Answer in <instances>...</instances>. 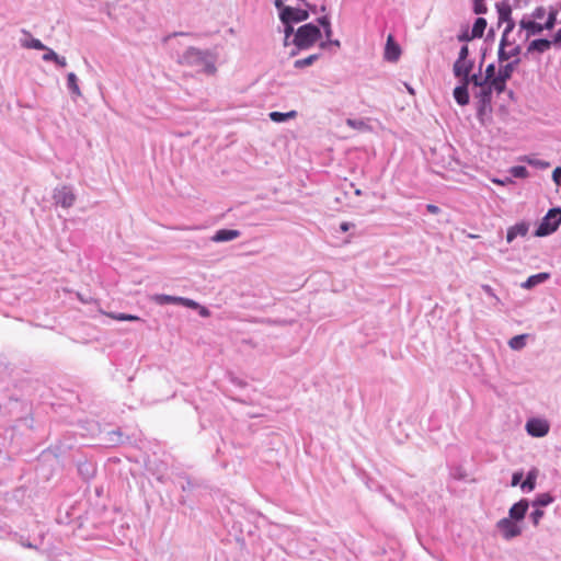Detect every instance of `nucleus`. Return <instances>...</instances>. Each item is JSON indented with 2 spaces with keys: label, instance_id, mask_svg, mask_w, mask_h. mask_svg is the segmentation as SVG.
<instances>
[{
  "label": "nucleus",
  "instance_id": "423d86ee",
  "mask_svg": "<svg viewBox=\"0 0 561 561\" xmlns=\"http://www.w3.org/2000/svg\"><path fill=\"white\" fill-rule=\"evenodd\" d=\"M308 18L309 13L306 10L299 8L287 7L284 8L279 13V19L283 24L302 22Z\"/></svg>",
  "mask_w": 561,
  "mask_h": 561
},
{
  "label": "nucleus",
  "instance_id": "39448f33",
  "mask_svg": "<svg viewBox=\"0 0 561 561\" xmlns=\"http://www.w3.org/2000/svg\"><path fill=\"white\" fill-rule=\"evenodd\" d=\"M496 529L501 533L505 540H511L515 537H518L523 531L518 523L511 519L510 517L501 518L496 523Z\"/></svg>",
  "mask_w": 561,
  "mask_h": 561
},
{
  "label": "nucleus",
  "instance_id": "ddd939ff",
  "mask_svg": "<svg viewBox=\"0 0 561 561\" xmlns=\"http://www.w3.org/2000/svg\"><path fill=\"white\" fill-rule=\"evenodd\" d=\"M529 225L525 221L518 222L507 229L506 241L513 242L517 237H525L528 233Z\"/></svg>",
  "mask_w": 561,
  "mask_h": 561
},
{
  "label": "nucleus",
  "instance_id": "58836bf2",
  "mask_svg": "<svg viewBox=\"0 0 561 561\" xmlns=\"http://www.w3.org/2000/svg\"><path fill=\"white\" fill-rule=\"evenodd\" d=\"M329 46H335L336 48H340L341 44L339 39H331V37L320 43L321 49H327Z\"/></svg>",
  "mask_w": 561,
  "mask_h": 561
},
{
  "label": "nucleus",
  "instance_id": "2eb2a0df",
  "mask_svg": "<svg viewBox=\"0 0 561 561\" xmlns=\"http://www.w3.org/2000/svg\"><path fill=\"white\" fill-rule=\"evenodd\" d=\"M401 49L398 44L394 43L393 37L391 35L387 38L386 49H385V58L388 61H397L400 57Z\"/></svg>",
  "mask_w": 561,
  "mask_h": 561
},
{
  "label": "nucleus",
  "instance_id": "4c0bfd02",
  "mask_svg": "<svg viewBox=\"0 0 561 561\" xmlns=\"http://www.w3.org/2000/svg\"><path fill=\"white\" fill-rule=\"evenodd\" d=\"M179 305H182V306L191 308V309L199 308V305L195 300L190 299V298H185V297H180V304Z\"/></svg>",
  "mask_w": 561,
  "mask_h": 561
},
{
  "label": "nucleus",
  "instance_id": "f704fd0d",
  "mask_svg": "<svg viewBox=\"0 0 561 561\" xmlns=\"http://www.w3.org/2000/svg\"><path fill=\"white\" fill-rule=\"evenodd\" d=\"M473 11L476 14H484L488 11L484 0H473Z\"/></svg>",
  "mask_w": 561,
  "mask_h": 561
},
{
  "label": "nucleus",
  "instance_id": "ea45409f",
  "mask_svg": "<svg viewBox=\"0 0 561 561\" xmlns=\"http://www.w3.org/2000/svg\"><path fill=\"white\" fill-rule=\"evenodd\" d=\"M496 71H495V65L494 64H490L488 65L486 69H485V76H484V79L486 81L493 79L496 77Z\"/></svg>",
  "mask_w": 561,
  "mask_h": 561
},
{
  "label": "nucleus",
  "instance_id": "aec40b11",
  "mask_svg": "<svg viewBox=\"0 0 561 561\" xmlns=\"http://www.w3.org/2000/svg\"><path fill=\"white\" fill-rule=\"evenodd\" d=\"M67 88L70 91L73 99L81 96V90L79 88L78 78L76 73L69 72L67 75Z\"/></svg>",
  "mask_w": 561,
  "mask_h": 561
},
{
  "label": "nucleus",
  "instance_id": "b1692460",
  "mask_svg": "<svg viewBox=\"0 0 561 561\" xmlns=\"http://www.w3.org/2000/svg\"><path fill=\"white\" fill-rule=\"evenodd\" d=\"M520 53V47L518 45L513 46L511 49L502 48L499 49L497 57L499 61H507L508 59L516 57Z\"/></svg>",
  "mask_w": 561,
  "mask_h": 561
},
{
  "label": "nucleus",
  "instance_id": "5701e85b",
  "mask_svg": "<svg viewBox=\"0 0 561 561\" xmlns=\"http://www.w3.org/2000/svg\"><path fill=\"white\" fill-rule=\"evenodd\" d=\"M554 501V497L550 493H540L531 502L533 507L541 508L550 505Z\"/></svg>",
  "mask_w": 561,
  "mask_h": 561
},
{
  "label": "nucleus",
  "instance_id": "20e7f679",
  "mask_svg": "<svg viewBox=\"0 0 561 561\" xmlns=\"http://www.w3.org/2000/svg\"><path fill=\"white\" fill-rule=\"evenodd\" d=\"M474 98L477 99V115L480 119L492 111V90L485 84L482 88L478 89L474 92Z\"/></svg>",
  "mask_w": 561,
  "mask_h": 561
},
{
  "label": "nucleus",
  "instance_id": "5fc2aeb1",
  "mask_svg": "<svg viewBox=\"0 0 561 561\" xmlns=\"http://www.w3.org/2000/svg\"><path fill=\"white\" fill-rule=\"evenodd\" d=\"M59 67H66L67 66V60L65 57H61V56H57V59H55V61Z\"/></svg>",
  "mask_w": 561,
  "mask_h": 561
},
{
  "label": "nucleus",
  "instance_id": "3c124183",
  "mask_svg": "<svg viewBox=\"0 0 561 561\" xmlns=\"http://www.w3.org/2000/svg\"><path fill=\"white\" fill-rule=\"evenodd\" d=\"M108 317H111L112 319L114 320H117V321H125V318H126V313H108L107 314Z\"/></svg>",
  "mask_w": 561,
  "mask_h": 561
},
{
  "label": "nucleus",
  "instance_id": "2f4dec72",
  "mask_svg": "<svg viewBox=\"0 0 561 561\" xmlns=\"http://www.w3.org/2000/svg\"><path fill=\"white\" fill-rule=\"evenodd\" d=\"M320 56H321L320 54H312L306 58L297 59L294 62V67L296 69H302V68L309 67V66L313 65L320 58Z\"/></svg>",
  "mask_w": 561,
  "mask_h": 561
},
{
  "label": "nucleus",
  "instance_id": "9d476101",
  "mask_svg": "<svg viewBox=\"0 0 561 561\" xmlns=\"http://www.w3.org/2000/svg\"><path fill=\"white\" fill-rule=\"evenodd\" d=\"M474 66V61L470 59H466L462 61H455L453 66V72L456 78L461 81L466 79L469 73H471Z\"/></svg>",
  "mask_w": 561,
  "mask_h": 561
},
{
  "label": "nucleus",
  "instance_id": "338daca9",
  "mask_svg": "<svg viewBox=\"0 0 561 561\" xmlns=\"http://www.w3.org/2000/svg\"><path fill=\"white\" fill-rule=\"evenodd\" d=\"M493 182L496 184H503V181H501V180H493Z\"/></svg>",
  "mask_w": 561,
  "mask_h": 561
},
{
  "label": "nucleus",
  "instance_id": "603ef678",
  "mask_svg": "<svg viewBox=\"0 0 561 561\" xmlns=\"http://www.w3.org/2000/svg\"><path fill=\"white\" fill-rule=\"evenodd\" d=\"M507 36H508V34H505V33L502 34L499 49L506 48V46L508 45Z\"/></svg>",
  "mask_w": 561,
  "mask_h": 561
},
{
  "label": "nucleus",
  "instance_id": "393cba45",
  "mask_svg": "<svg viewBox=\"0 0 561 561\" xmlns=\"http://www.w3.org/2000/svg\"><path fill=\"white\" fill-rule=\"evenodd\" d=\"M467 80V85L469 87L470 84H472L474 88H482L483 85H485L488 83V81L482 78L481 76V72L479 71V73H469L467 76L466 79H462L461 81L466 82Z\"/></svg>",
  "mask_w": 561,
  "mask_h": 561
},
{
  "label": "nucleus",
  "instance_id": "412c9836",
  "mask_svg": "<svg viewBox=\"0 0 561 561\" xmlns=\"http://www.w3.org/2000/svg\"><path fill=\"white\" fill-rule=\"evenodd\" d=\"M536 479H537V472L536 470H530L526 479L520 483V489L524 492H531L536 488Z\"/></svg>",
  "mask_w": 561,
  "mask_h": 561
},
{
  "label": "nucleus",
  "instance_id": "bf43d9fd",
  "mask_svg": "<svg viewBox=\"0 0 561 561\" xmlns=\"http://www.w3.org/2000/svg\"><path fill=\"white\" fill-rule=\"evenodd\" d=\"M125 321H140V318L138 316L127 314L126 313Z\"/></svg>",
  "mask_w": 561,
  "mask_h": 561
},
{
  "label": "nucleus",
  "instance_id": "0eeeda50",
  "mask_svg": "<svg viewBox=\"0 0 561 561\" xmlns=\"http://www.w3.org/2000/svg\"><path fill=\"white\" fill-rule=\"evenodd\" d=\"M526 432L533 437H543L548 434L550 425L548 421L539 417H533L525 425Z\"/></svg>",
  "mask_w": 561,
  "mask_h": 561
},
{
  "label": "nucleus",
  "instance_id": "6e6552de",
  "mask_svg": "<svg viewBox=\"0 0 561 561\" xmlns=\"http://www.w3.org/2000/svg\"><path fill=\"white\" fill-rule=\"evenodd\" d=\"M53 197L55 203L64 208L71 207L76 201L72 188L69 186H61L56 188Z\"/></svg>",
  "mask_w": 561,
  "mask_h": 561
},
{
  "label": "nucleus",
  "instance_id": "6ab92c4d",
  "mask_svg": "<svg viewBox=\"0 0 561 561\" xmlns=\"http://www.w3.org/2000/svg\"><path fill=\"white\" fill-rule=\"evenodd\" d=\"M518 62L519 59L517 58L511 62H507L506 65L501 66L496 75L507 82V80L511 79Z\"/></svg>",
  "mask_w": 561,
  "mask_h": 561
},
{
  "label": "nucleus",
  "instance_id": "cd10ccee",
  "mask_svg": "<svg viewBox=\"0 0 561 561\" xmlns=\"http://www.w3.org/2000/svg\"><path fill=\"white\" fill-rule=\"evenodd\" d=\"M527 337V334L515 335L510 339L508 346L514 351L523 350L526 346Z\"/></svg>",
  "mask_w": 561,
  "mask_h": 561
},
{
  "label": "nucleus",
  "instance_id": "e2e57ef3",
  "mask_svg": "<svg viewBox=\"0 0 561 561\" xmlns=\"http://www.w3.org/2000/svg\"><path fill=\"white\" fill-rule=\"evenodd\" d=\"M458 38H459V41H468L469 36H468V34H462Z\"/></svg>",
  "mask_w": 561,
  "mask_h": 561
},
{
  "label": "nucleus",
  "instance_id": "4d7b16f0",
  "mask_svg": "<svg viewBox=\"0 0 561 561\" xmlns=\"http://www.w3.org/2000/svg\"><path fill=\"white\" fill-rule=\"evenodd\" d=\"M324 34H325V37L327 39L330 38L332 36V27H331V23L325 25L324 28Z\"/></svg>",
  "mask_w": 561,
  "mask_h": 561
},
{
  "label": "nucleus",
  "instance_id": "a19ab883",
  "mask_svg": "<svg viewBox=\"0 0 561 561\" xmlns=\"http://www.w3.org/2000/svg\"><path fill=\"white\" fill-rule=\"evenodd\" d=\"M481 288L488 296L493 298L496 304L500 302V298L495 295L494 290L490 285H482Z\"/></svg>",
  "mask_w": 561,
  "mask_h": 561
},
{
  "label": "nucleus",
  "instance_id": "864d4df0",
  "mask_svg": "<svg viewBox=\"0 0 561 561\" xmlns=\"http://www.w3.org/2000/svg\"><path fill=\"white\" fill-rule=\"evenodd\" d=\"M426 209L428 213L434 214V215L439 213V207H437L436 205H433V204L426 205Z\"/></svg>",
  "mask_w": 561,
  "mask_h": 561
},
{
  "label": "nucleus",
  "instance_id": "8fccbe9b",
  "mask_svg": "<svg viewBox=\"0 0 561 561\" xmlns=\"http://www.w3.org/2000/svg\"><path fill=\"white\" fill-rule=\"evenodd\" d=\"M10 534V527L3 523V524H0V538L7 536Z\"/></svg>",
  "mask_w": 561,
  "mask_h": 561
},
{
  "label": "nucleus",
  "instance_id": "0e129e2a",
  "mask_svg": "<svg viewBox=\"0 0 561 561\" xmlns=\"http://www.w3.org/2000/svg\"><path fill=\"white\" fill-rule=\"evenodd\" d=\"M290 38H287L285 35H284V46H288L290 44L289 42Z\"/></svg>",
  "mask_w": 561,
  "mask_h": 561
},
{
  "label": "nucleus",
  "instance_id": "72a5a7b5",
  "mask_svg": "<svg viewBox=\"0 0 561 561\" xmlns=\"http://www.w3.org/2000/svg\"><path fill=\"white\" fill-rule=\"evenodd\" d=\"M545 512L541 508L534 507V511L530 513L529 518L533 522L534 526H538L541 518L543 517Z\"/></svg>",
  "mask_w": 561,
  "mask_h": 561
},
{
  "label": "nucleus",
  "instance_id": "de8ad7c7",
  "mask_svg": "<svg viewBox=\"0 0 561 561\" xmlns=\"http://www.w3.org/2000/svg\"><path fill=\"white\" fill-rule=\"evenodd\" d=\"M552 178H553V181L558 184V185H561V168L558 167L554 169L553 173H552Z\"/></svg>",
  "mask_w": 561,
  "mask_h": 561
},
{
  "label": "nucleus",
  "instance_id": "052dcab7",
  "mask_svg": "<svg viewBox=\"0 0 561 561\" xmlns=\"http://www.w3.org/2000/svg\"><path fill=\"white\" fill-rule=\"evenodd\" d=\"M350 226H351V224H348V222H342L340 228L342 231L345 232L350 229Z\"/></svg>",
  "mask_w": 561,
  "mask_h": 561
},
{
  "label": "nucleus",
  "instance_id": "f03ea898",
  "mask_svg": "<svg viewBox=\"0 0 561 561\" xmlns=\"http://www.w3.org/2000/svg\"><path fill=\"white\" fill-rule=\"evenodd\" d=\"M181 62L186 66L196 67L198 71L213 75L216 71L214 59L208 51L195 47L187 48L181 56Z\"/></svg>",
  "mask_w": 561,
  "mask_h": 561
},
{
  "label": "nucleus",
  "instance_id": "69168bd1",
  "mask_svg": "<svg viewBox=\"0 0 561 561\" xmlns=\"http://www.w3.org/2000/svg\"><path fill=\"white\" fill-rule=\"evenodd\" d=\"M405 87L411 94H414V90L410 85L405 84Z\"/></svg>",
  "mask_w": 561,
  "mask_h": 561
},
{
  "label": "nucleus",
  "instance_id": "f8f14e48",
  "mask_svg": "<svg viewBox=\"0 0 561 561\" xmlns=\"http://www.w3.org/2000/svg\"><path fill=\"white\" fill-rule=\"evenodd\" d=\"M241 236V232L237 229H220L215 232V234L210 238L213 242H228L234 240Z\"/></svg>",
  "mask_w": 561,
  "mask_h": 561
},
{
  "label": "nucleus",
  "instance_id": "09e8293b",
  "mask_svg": "<svg viewBox=\"0 0 561 561\" xmlns=\"http://www.w3.org/2000/svg\"><path fill=\"white\" fill-rule=\"evenodd\" d=\"M505 22H506V26H505L503 33L510 34L514 30L515 23L512 20V18L510 20L505 21Z\"/></svg>",
  "mask_w": 561,
  "mask_h": 561
},
{
  "label": "nucleus",
  "instance_id": "f257e3e1",
  "mask_svg": "<svg viewBox=\"0 0 561 561\" xmlns=\"http://www.w3.org/2000/svg\"><path fill=\"white\" fill-rule=\"evenodd\" d=\"M321 38L320 28L312 24L307 23L298 27L295 33V36L291 41L294 44V48L290 50L289 55L291 57L298 55L300 50H306L312 47L319 39Z\"/></svg>",
  "mask_w": 561,
  "mask_h": 561
},
{
  "label": "nucleus",
  "instance_id": "a211bd4d",
  "mask_svg": "<svg viewBox=\"0 0 561 561\" xmlns=\"http://www.w3.org/2000/svg\"><path fill=\"white\" fill-rule=\"evenodd\" d=\"M550 275L548 273H538L529 276L523 284L522 287L525 289H530L543 282H546Z\"/></svg>",
  "mask_w": 561,
  "mask_h": 561
},
{
  "label": "nucleus",
  "instance_id": "c85d7f7f",
  "mask_svg": "<svg viewBox=\"0 0 561 561\" xmlns=\"http://www.w3.org/2000/svg\"><path fill=\"white\" fill-rule=\"evenodd\" d=\"M497 15L500 22H505L511 19L512 9L511 5L506 2H501L496 4Z\"/></svg>",
  "mask_w": 561,
  "mask_h": 561
},
{
  "label": "nucleus",
  "instance_id": "1a4fd4ad",
  "mask_svg": "<svg viewBox=\"0 0 561 561\" xmlns=\"http://www.w3.org/2000/svg\"><path fill=\"white\" fill-rule=\"evenodd\" d=\"M528 508V500L522 499L520 501L512 505V507L508 511V517L518 523L524 519Z\"/></svg>",
  "mask_w": 561,
  "mask_h": 561
},
{
  "label": "nucleus",
  "instance_id": "473e14b6",
  "mask_svg": "<svg viewBox=\"0 0 561 561\" xmlns=\"http://www.w3.org/2000/svg\"><path fill=\"white\" fill-rule=\"evenodd\" d=\"M546 15H547V19H546V22L543 23V27L546 30H552L557 22L558 11L551 8L550 11Z\"/></svg>",
  "mask_w": 561,
  "mask_h": 561
},
{
  "label": "nucleus",
  "instance_id": "c9c22d12",
  "mask_svg": "<svg viewBox=\"0 0 561 561\" xmlns=\"http://www.w3.org/2000/svg\"><path fill=\"white\" fill-rule=\"evenodd\" d=\"M546 14L547 10L543 7H538L531 12L529 19L534 21L542 20L546 16Z\"/></svg>",
  "mask_w": 561,
  "mask_h": 561
},
{
  "label": "nucleus",
  "instance_id": "bb28decb",
  "mask_svg": "<svg viewBox=\"0 0 561 561\" xmlns=\"http://www.w3.org/2000/svg\"><path fill=\"white\" fill-rule=\"evenodd\" d=\"M346 125L358 131H370L371 127L364 119L347 118Z\"/></svg>",
  "mask_w": 561,
  "mask_h": 561
},
{
  "label": "nucleus",
  "instance_id": "9b49d317",
  "mask_svg": "<svg viewBox=\"0 0 561 561\" xmlns=\"http://www.w3.org/2000/svg\"><path fill=\"white\" fill-rule=\"evenodd\" d=\"M519 26L522 30H525L526 31V37H530V36H535V35H538L540 34L543 30H546L543 27V24L537 22V21H534L527 16H524L520 22H519Z\"/></svg>",
  "mask_w": 561,
  "mask_h": 561
},
{
  "label": "nucleus",
  "instance_id": "680f3d73",
  "mask_svg": "<svg viewBox=\"0 0 561 561\" xmlns=\"http://www.w3.org/2000/svg\"><path fill=\"white\" fill-rule=\"evenodd\" d=\"M199 314L203 317H207L209 314V311L205 307H202L199 310Z\"/></svg>",
  "mask_w": 561,
  "mask_h": 561
},
{
  "label": "nucleus",
  "instance_id": "c03bdc74",
  "mask_svg": "<svg viewBox=\"0 0 561 561\" xmlns=\"http://www.w3.org/2000/svg\"><path fill=\"white\" fill-rule=\"evenodd\" d=\"M523 472L522 471H516L513 473L512 476V482H511V485L512 486H516L518 484L522 483V479H523Z\"/></svg>",
  "mask_w": 561,
  "mask_h": 561
},
{
  "label": "nucleus",
  "instance_id": "13d9d810",
  "mask_svg": "<svg viewBox=\"0 0 561 561\" xmlns=\"http://www.w3.org/2000/svg\"><path fill=\"white\" fill-rule=\"evenodd\" d=\"M274 5L276 7V9H278V10H279V13L282 12V10H283L284 8H287L286 5H284L283 0H275V1H274Z\"/></svg>",
  "mask_w": 561,
  "mask_h": 561
},
{
  "label": "nucleus",
  "instance_id": "dca6fc26",
  "mask_svg": "<svg viewBox=\"0 0 561 561\" xmlns=\"http://www.w3.org/2000/svg\"><path fill=\"white\" fill-rule=\"evenodd\" d=\"M22 32L25 35V37L20 41L22 47L37 50L46 48V45H44L38 38L32 37L27 31L23 30Z\"/></svg>",
  "mask_w": 561,
  "mask_h": 561
},
{
  "label": "nucleus",
  "instance_id": "49530a36",
  "mask_svg": "<svg viewBox=\"0 0 561 561\" xmlns=\"http://www.w3.org/2000/svg\"><path fill=\"white\" fill-rule=\"evenodd\" d=\"M293 23H289V24H284L285 25V28H284V35L287 37V38H290L291 35L295 36V33L294 32V27L291 25Z\"/></svg>",
  "mask_w": 561,
  "mask_h": 561
},
{
  "label": "nucleus",
  "instance_id": "a878e982",
  "mask_svg": "<svg viewBox=\"0 0 561 561\" xmlns=\"http://www.w3.org/2000/svg\"><path fill=\"white\" fill-rule=\"evenodd\" d=\"M486 27V20L483 18H478L472 26L471 30V37L472 38H480L483 36L484 30Z\"/></svg>",
  "mask_w": 561,
  "mask_h": 561
},
{
  "label": "nucleus",
  "instance_id": "6e6d98bb",
  "mask_svg": "<svg viewBox=\"0 0 561 561\" xmlns=\"http://www.w3.org/2000/svg\"><path fill=\"white\" fill-rule=\"evenodd\" d=\"M319 24L324 28L325 25L330 24V20L328 16H321L318 19Z\"/></svg>",
  "mask_w": 561,
  "mask_h": 561
},
{
  "label": "nucleus",
  "instance_id": "4468645a",
  "mask_svg": "<svg viewBox=\"0 0 561 561\" xmlns=\"http://www.w3.org/2000/svg\"><path fill=\"white\" fill-rule=\"evenodd\" d=\"M453 95L457 104L461 106L467 105L469 103V87L467 85V81H460V84L454 89Z\"/></svg>",
  "mask_w": 561,
  "mask_h": 561
},
{
  "label": "nucleus",
  "instance_id": "37998d69",
  "mask_svg": "<svg viewBox=\"0 0 561 561\" xmlns=\"http://www.w3.org/2000/svg\"><path fill=\"white\" fill-rule=\"evenodd\" d=\"M527 173V170L525 167H514L512 169V174L516 178H524Z\"/></svg>",
  "mask_w": 561,
  "mask_h": 561
},
{
  "label": "nucleus",
  "instance_id": "a18cd8bd",
  "mask_svg": "<svg viewBox=\"0 0 561 561\" xmlns=\"http://www.w3.org/2000/svg\"><path fill=\"white\" fill-rule=\"evenodd\" d=\"M551 41H552L554 47L561 48V27L556 32V34Z\"/></svg>",
  "mask_w": 561,
  "mask_h": 561
},
{
  "label": "nucleus",
  "instance_id": "c756f323",
  "mask_svg": "<svg viewBox=\"0 0 561 561\" xmlns=\"http://www.w3.org/2000/svg\"><path fill=\"white\" fill-rule=\"evenodd\" d=\"M486 84L491 88L492 92L495 91L497 94L503 93L506 89V81L497 75L495 78L489 80Z\"/></svg>",
  "mask_w": 561,
  "mask_h": 561
},
{
  "label": "nucleus",
  "instance_id": "4be33fe9",
  "mask_svg": "<svg viewBox=\"0 0 561 561\" xmlns=\"http://www.w3.org/2000/svg\"><path fill=\"white\" fill-rule=\"evenodd\" d=\"M151 299H152V301H154L156 304L161 305V306L169 305V304H173V305L180 304V297L164 295V294H157V295L152 296Z\"/></svg>",
  "mask_w": 561,
  "mask_h": 561
},
{
  "label": "nucleus",
  "instance_id": "79ce46f5",
  "mask_svg": "<svg viewBox=\"0 0 561 561\" xmlns=\"http://www.w3.org/2000/svg\"><path fill=\"white\" fill-rule=\"evenodd\" d=\"M468 56H469V48L467 45H463L458 53V58L456 59V61L466 60V59H468Z\"/></svg>",
  "mask_w": 561,
  "mask_h": 561
},
{
  "label": "nucleus",
  "instance_id": "7ed1b4c3",
  "mask_svg": "<svg viewBox=\"0 0 561 561\" xmlns=\"http://www.w3.org/2000/svg\"><path fill=\"white\" fill-rule=\"evenodd\" d=\"M561 224V209L552 208L542 218L537 230L535 231L536 237H546L554 232Z\"/></svg>",
  "mask_w": 561,
  "mask_h": 561
},
{
  "label": "nucleus",
  "instance_id": "774afa93",
  "mask_svg": "<svg viewBox=\"0 0 561 561\" xmlns=\"http://www.w3.org/2000/svg\"><path fill=\"white\" fill-rule=\"evenodd\" d=\"M355 194H356V195H360V194H362V191L357 188V190H355Z\"/></svg>",
  "mask_w": 561,
  "mask_h": 561
},
{
  "label": "nucleus",
  "instance_id": "7c9ffc66",
  "mask_svg": "<svg viewBox=\"0 0 561 561\" xmlns=\"http://www.w3.org/2000/svg\"><path fill=\"white\" fill-rule=\"evenodd\" d=\"M268 116L275 123H283L287 119L295 118L297 116V112L296 111H289L286 113L271 112Z\"/></svg>",
  "mask_w": 561,
  "mask_h": 561
},
{
  "label": "nucleus",
  "instance_id": "e433bc0d",
  "mask_svg": "<svg viewBox=\"0 0 561 561\" xmlns=\"http://www.w3.org/2000/svg\"><path fill=\"white\" fill-rule=\"evenodd\" d=\"M43 50H45V54L42 57L44 61H55V59H57L58 55L51 48L46 46Z\"/></svg>",
  "mask_w": 561,
  "mask_h": 561
},
{
  "label": "nucleus",
  "instance_id": "f3484780",
  "mask_svg": "<svg viewBox=\"0 0 561 561\" xmlns=\"http://www.w3.org/2000/svg\"><path fill=\"white\" fill-rule=\"evenodd\" d=\"M553 45L552 41L547 38H538L530 42L527 47L528 53L538 51L540 54L547 51Z\"/></svg>",
  "mask_w": 561,
  "mask_h": 561
}]
</instances>
